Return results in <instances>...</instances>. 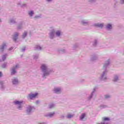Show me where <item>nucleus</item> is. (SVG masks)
I'll return each mask as SVG.
<instances>
[{
	"mask_svg": "<svg viewBox=\"0 0 124 124\" xmlns=\"http://www.w3.org/2000/svg\"><path fill=\"white\" fill-rule=\"evenodd\" d=\"M41 68L44 73L43 75V77H45V76L49 75V72L47 71L48 69L46 65L43 64L41 67Z\"/></svg>",
	"mask_w": 124,
	"mask_h": 124,
	"instance_id": "nucleus-1",
	"label": "nucleus"
},
{
	"mask_svg": "<svg viewBox=\"0 0 124 124\" xmlns=\"http://www.w3.org/2000/svg\"><path fill=\"white\" fill-rule=\"evenodd\" d=\"M38 95V93H35V94H31L29 95V97L30 99H32V98H35V97H36Z\"/></svg>",
	"mask_w": 124,
	"mask_h": 124,
	"instance_id": "nucleus-2",
	"label": "nucleus"
},
{
	"mask_svg": "<svg viewBox=\"0 0 124 124\" xmlns=\"http://www.w3.org/2000/svg\"><path fill=\"white\" fill-rule=\"evenodd\" d=\"M16 68H18V65H16L15 67L14 68H13L12 71V75H14V74L16 73V71H15Z\"/></svg>",
	"mask_w": 124,
	"mask_h": 124,
	"instance_id": "nucleus-3",
	"label": "nucleus"
},
{
	"mask_svg": "<svg viewBox=\"0 0 124 124\" xmlns=\"http://www.w3.org/2000/svg\"><path fill=\"white\" fill-rule=\"evenodd\" d=\"M13 84L14 85H16V84H18V79L17 78H15L13 80Z\"/></svg>",
	"mask_w": 124,
	"mask_h": 124,
	"instance_id": "nucleus-4",
	"label": "nucleus"
},
{
	"mask_svg": "<svg viewBox=\"0 0 124 124\" xmlns=\"http://www.w3.org/2000/svg\"><path fill=\"white\" fill-rule=\"evenodd\" d=\"M15 104H16L17 105H21L22 103H23V102L22 101H16L14 102Z\"/></svg>",
	"mask_w": 124,
	"mask_h": 124,
	"instance_id": "nucleus-5",
	"label": "nucleus"
},
{
	"mask_svg": "<svg viewBox=\"0 0 124 124\" xmlns=\"http://www.w3.org/2000/svg\"><path fill=\"white\" fill-rule=\"evenodd\" d=\"M54 92L56 93H59V92H61V89L60 88H55Z\"/></svg>",
	"mask_w": 124,
	"mask_h": 124,
	"instance_id": "nucleus-6",
	"label": "nucleus"
},
{
	"mask_svg": "<svg viewBox=\"0 0 124 124\" xmlns=\"http://www.w3.org/2000/svg\"><path fill=\"white\" fill-rule=\"evenodd\" d=\"M96 27H98V28H102L103 27V24H97L95 25Z\"/></svg>",
	"mask_w": 124,
	"mask_h": 124,
	"instance_id": "nucleus-7",
	"label": "nucleus"
},
{
	"mask_svg": "<svg viewBox=\"0 0 124 124\" xmlns=\"http://www.w3.org/2000/svg\"><path fill=\"white\" fill-rule=\"evenodd\" d=\"M18 35H19L18 33H16L15 34V36L14 37V40H15V41H16V39H17V37H18Z\"/></svg>",
	"mask_w": 124,
	"mask_h": 124,
	"instance_id": "nucleus-8",
	"label": "nucleus"
},
{
	"mask_svg": "<svg viewBox=\"0 0 124 124\" xmlns=\"http://www.w3.org/2000/svg\"><path fill=\"white\" fill-rule=\"evenodd\" d=\"M5 46H6L5 44H3V45L0 46V50H1V51H3V49H4Z\"/></svg>",
	"mask_w": 124,
	"mask_h": 124,
	"instance_id": "nucleus-9",
	"label": "nucleus"
},
{
	"mask_svg": "<svg viewBox=\"0 0 124 124\" xmlns=\"http://www.w3.org/2000/svg\"><path fill=\"white\" fill-rule=\"evenodd\" d=\"M85 116H86V114L85 113H83L81 114V116L80 117V120H83L85 118Z\"/></svg>",
	"mask_w": 124,
	"mask_h": 124,
	"instance_id": "nucleus-10",
	"label": "nucleus"
},
{
	"mask_svg": "<svg viewBox=\"0 0 124 124\" xmlns=\"http://www.w3.org/2000/svg\"><path fill=\"white\" fill-rule=\"evenodd\" d=\"M107 29H112V25L110 24H108L107 26Z\"/></svg>",
	"mask_w": 124,
	"mask_h": 124,
	"instance_id": "nucleus-11",
	"label": "nucleus"
},
{
	"mask_svg": "<svg viewBox=\"0 0 124 124\" xmlns=\"http://www.w3.org/2000/svg\"><path fill=\"white\" fill-rule=\"evenodd\" d=\"M109 118L108 117H104L103 118V121H109Z\"/></svg>",
	"mask_w": 124,
	"mask_h": 124,
	"instance_id": "nucleus-12",
	"label": "nucleus"
},
{
	"mask_svg": "<svg viewBox=\"0 0 124 124\" xmlns=\"http://www.w3.org/2000/svg\"><path fill=\"white\" fill-rule=\"evenodd\" d=\"M56 33V35H57V36H60V35H61V31H57Z\"/></svg>",
	"mask_w": 124,
	"mask_h": 124,
	"instance_id": "nucleus-13",
	"label": "nucleus"
},
{
	"mask_svg": "<svg viewBox=\"0 0 124 124\" xmlns=\"http://www.w3.org/2000/svg\"><path fill=\"white\" fill-rule=\"evenodd\" d=\"M33 14V11H31L29 13V15L30 16H32Z\"/></svg>",
	"mask_w": 124,
	"mask_h": 124,
	"instance_id": "nucleus-14",
	"label": "nucleus"
},
{
	"mask_svg": "<svg viewBox=\"0 0 124 124\" xmlns=\"http://www.w3.org/2000/svg\"><path fill=\"white\" fill-rule=\"evenodd\" d=\"M54 115H55V112H52V113H50L49 114V117H52L53 116H54Z\"/></svg>",
	"mask_w": 124,
	"mask_h": 124,
	"instance_id": "nucleus-15",
	"label": "nucleus"
},
{
	"mask_svg": "<svg viewBox=\"0 0 124 124\" xmlns=\"http://www.w3.org/2000/svg\"><path fill=\"white\" fill-rule=\"evenodd\" d=\"M26 36H27V32H25L23 33V38H25V37H26Z\"/></svg>",
	"mask_w": 124,
	"mask_h": 124,
	"instance_id": "nucleus-16",
	"label": "nucleus"
},
{
	"mask_svg": "<svg viewBox=\"0 0 124 124\" xmlns=\"http://www.w3.org/2000/svg\"><path fill=\"white\" fill-rule=\"evenodd\" d=\"M73 117V115H71V114H69L67 115V118H72Z\"/></svg>",
	"mask_w": 124,
	"mask_h": 124,
	"instance_id": "nucleus-17",
	"label": "nucleus"
},
{
	"mask_svg": "<svg viewBox=\"0 0 124 124\" xmlns=\"http://www.w3.org/2000/svg\"><path fill=\"white\" fill-rule=\"evenodd\" d=\"M31 107H30V108L27 110V112H31Z\"/></svg>",
	"mask_w": 124,
	"mask_h": 124,
	"instance_id": "nucleus-18",
	"label": "nucleus"
},
{
	"mask_svg": "<svg viewBox=\"0 0 124 124\" xmlns=\"http://www.w3.org/2000/svg\"><path fill=\"white\" fill-rule=\"evenodd\" d=\"M5 58H6V55H4L2 57L3 61H4L5 60Z\"/></svg>",
	"mask_w": 124,
	"mask_h": 124,
	"instance_id": "nucleus-19",
	"label": "nucleus"
},
{
	"mask_svg": "<svg viewBox=\"0 0 124 124\" xmlns=\"http://www.w3.org/2000/svg\"><path fill=\"white\" fill-rule=\"evenodd\" d=\"M53 107H54V105H51L49 106V108H53Z\"/></svg>",
	"mask_w": 124,
	"mask_h": 124,
	"instance_id": "nucleus-20",
	"label": "nucleus"
},
{
	"mask_svg": "<svg viewBox=\"0 0 124 124\" xmlns=\"http://www.w3.org/2000/svg\"><path fill=\"white\" fill-rule=\"evenodd\" d=\"M37 48H39V50H41V47L39 46H37Z\"/></svg>",
	"mask_w": 124,
	"mask_h": 124,
	"instance_id": "nucleus-21",
	"label": "nucleus"
},
{
	"mask_svg": "<svg viewBox=\"0 0 124 124\" xmlns=\"http://www.w3.org/2000/svg\"><path fill=\"white\" fill-rule=\"evenodd\" d=\"M108 97H109V96H108V95H106V96H105V98H108Z\"/></svg>",
	"mask_w": 124,
	"mask_h": 124,
	"instance_id": "nucleus-22",
	"label": "nucleus"
},
{
	"mask_svg": "<svg viewBox=\"0 0 124 124\" xmlns=\"http://www.w3.org/2000/svg\"><path fill=\"white\" fill-rule=\"evenodd\" d=\"M2 76V74L1 73V72H0V77Z\"/></svg>",
	"mask_w": 124,
	"mask_h": 124,
	"instance_id": "nucleus-23",
	"label": "nucleus"
},
{
	"mask_svg": "<svg viewBox=\"0 0 124 124\" xmlns=\"http://www.w3.org/2000/svg\"><path fill=\"white\" fill-rule=\"evenodd\" d=\"M118 80V78H116L114 79V81H117Z\"/></svg>",
	"mask_w": 124,
	"mask_h": 124,
	"instance_id": "nucleus-24",
	"label": "nucleus"
},
{
	"mask_svg": "<svg viewBox=\"0 0 124 124\" xmlns=\"http://www.w3.org/2000/svg\"><path fill=\"white\" fill-rule=\"evenodd\" d=\"M121 3H124V1H121Z\"/></svg>",
	"mask_w": 124,
	"mask_h": 124,
	"instance_id": "nucleus-25",
	"label": "nucleus"
},
{
	"mask_svg": "<svg viewBox=\"0 0 124 124\" xmlns=\"http://www.w3.org/2000/svg\"><path fill=\"white\" fill-rule=\"evenodd\" d=\"M47 1H50V0H46Z\"/></svg>",
	"mask_w": 124,
	"mask_h": 124,
	"instance_id": "nucleus-26",
	"label": "nucleus"
},
{
	"mask_svg": "<svg viewBox=\"0 0 124 124\" xmlns=\"http://www.w3.org/2000/svg\"><path fill=\"white\" fill-rule=\"evenodd\" d=\"M18 108H21V106H19V107H18Z\"/></svg>",
	"mask_w": 124,
	"mask_h": 124,
	"instance_id": "nucleus-27",
	"label": "nucleus"
},
{
	"mask_svg": "<svg viewBox=\"0 0 124 124\" xmlns=\"http://www.w3.org/2000/svg\"><path fill=\"white\" fill-rule=\"evenodd\" d=\"M50 35H52V33H51Z\"/></svg>",
	"mask_w": 124,
	"mask_h": 124,
	"instance_id": "nucleus-28",
	"label": "nucleus"
}]
</instances>
